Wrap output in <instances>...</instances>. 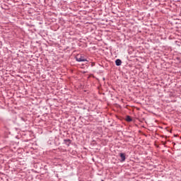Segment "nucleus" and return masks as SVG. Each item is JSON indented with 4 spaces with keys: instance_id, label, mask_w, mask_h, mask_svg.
<instances>
[{
    "instance_id": "f257e3e1",
    "label": "nucleus",
    "mask_w": 181,
    "mask_h": 181,
    "mask_svg": "<svg viewBox=\"0 0 181 181\" xmlns=\"http://www.w3.org/2000/svg\"><path fill=\"white\" fill-rule=\"evenodd\" d=\"M76 62H87V59L83 56L77 55L76 57Z\"/></svg>"
},
{
    "instance_id": "f03ea898",
    "label": "nucleus",
    "mask_w": 181,
    "mask_h": 181,
    "mask_svg": "<svg viewBox=\"0 0 181 181\" xmlns=\"http://www.w3.org/2000/svg\"><path fill=\"white\" fill-rule=\"evenodd\" d=\"M115 64L116 66H121V64H122V62L121 59H116Z\"/></svg>"
},
{
    "instance_id": "7ed1b4c3",
    "label": "nucleus",
    "mask_w": 181,
    "mask_h": 181,
    "mask_svg": "<svg viewBox=\"0 0 181 181\" xmlns=\"http://www.w3.org/2000/svg\"><path fill=\"white\" fill-rule=\"evenodd\" d=\"M120 158H121L122 162H124V160H125V153H120Z\"/></svg>"
},
{
    "instance_id": "20e7f679",
    "label": "nucleus",
    "mask_w": 181,
    "mask_h": 181,
    "mask_svg": "<svg viewBox=\"0 0 181 181\" xmlns=\"http://www.w3.org/2000/svg\"><path fill=\"white\" fill-rule=\"evenodd\" d=\"M127 121H128V122H131V121H132V119L131 118V117L127 116Z\"/></svg>"
},
{
    "instance_id": "39448f33",
    "label": "nucleus",
    "mask_w": 181,
    "mask_h": 181,
    "mask_svg": "<svg viewBox=\"0 0 181 181\" xmlns=\"http://www.w3.org/2000/svg\"><path fill=\"white\" fill-rule=\"evenodd\" d=\"M180 139H181V137H180Z\"/></svg>"
}]
</instances>
